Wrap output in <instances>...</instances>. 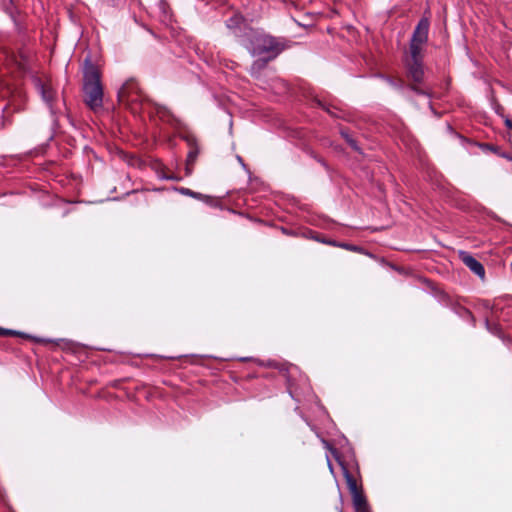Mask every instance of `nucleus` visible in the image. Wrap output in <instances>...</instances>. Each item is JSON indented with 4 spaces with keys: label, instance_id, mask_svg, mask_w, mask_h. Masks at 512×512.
Returning a JSON list of instances; mask_svg holds the SVG:
<instances>
[{
    "label": "nucleus",
    "instance_id": "1",
    "mask_svg": "<svg viewBox=\"0 0 512 512\" xmlns=\"http://www.w3.org/2000/svg\"><path fill=\"white\" fill-rule=\"evenodd\" d=\"M83 100L84 103L95 112L101 109L103 104L101 72L89 59L84 61Z\"/></svg>",
    "mask_w": 512,
    "mask_h": 512
},
{
    "label": "nucleus",
    "instance_id": "2",
    "mask_svg": "<svg viewBox=\"0 0 512 512\" xmlns=\"http://www.w3.org/2000/svg\"><path fill=\"white\" fill-rule=\"evenodd\" d=\"M250 52L253 56L265 55L267 60L276 59L283 51L290 47L285 38L270 34L259 33L250 40Z\"/></svg>",
    "mask_w": 512,
    "mask_h": 512
},
{
    "label": "nucleus",
    "instance_id": "3",
    "mask_svg": "<svg viewBox=\"0 0 512 512\" xmlns=\"http://www.w3.org/2000/svg\"><path fill=\"white\" fill-rule=\"evenodd\" d=\"M406 77L408 79V88L421 96H431V89L426 85L423 54L414 56L409 53L405 60Z\"/></svg>",
    "mask_w": 512,
    "mask_h": 512
},
{
    "label": "nucleus",
    "instance_id": "4",
    "mask_svg": "<svg viewBox=\"0 0 512 512\" xmlns=\"http://www.w3.org/2000/svg\"><path fill=\"white\" fill-rule=\"evenodd\" d=\"M118 102L132 113H137L148 104L149 100L134 79H128L118 91Z\"/></svg>",
    "mask_w": 512,
    "mask_h": 512
},
{
    "label": "nucleus",
    "instance_id": "5",
    "mask_svg": "<svg viewBox=\"0 0 512 512\" xmlns=\"http://www.w3.org/2000/svg\"><path fill=\"white\" fill-rule=\"evenodd\" d=\"M430 22L422 18L416 25L409 44V53L414 56L423 54V45L428 41Z\"/></svg>",
    "mask_w": 512,
    "mask_h": 512
},
{
    "label": "nucleus",
    "instance_id": "6",
    "mask_svg": "<svg viewBox=\"0 0 512 512\" xmlns=\"http://www.w3.org/2000/svg\"><path fill=\"white\" fill-rule=\"evenodd\" d=\"M345 479L348 489L352 495L355 509L368 505L366 498L363 495L362 487L357 483V480L348 472H345Z\"/></svg>",
    "mask_w": 512,
    "mask_h": 512
},
{
    "label": "nucleus",
    "instance_id": "7",
    "mask_svg": "<svg viewBox=\"0 0 512 512\" xmlns=\"http://www.w3.org/2000/svg\"><path fill=\"white\" fill-rule=\"evenodd\" d=\"M35 86L40 92L42 99L51 107L55 100L56 92L50 79H35Z\"/></svg>",
    "mask_w": 512,
    "mask_h": 512
},
{
    "label": "nucleus",
    "instance_id": "8",
    "mask_svg": "<svg viewBox=\"0 0 512 512\" xmlns=\"http://www.w3.org/2000/svg\"><path fill=\"white\" fill-rule=\"evenodd\" d=\"M156 117L162 124H168L173 128H182L184 125L180 118L176 117L169 109L163 106H157L155 108Z\"/></svg>",
    "mask_w": 512,
    "mask_h": 512
},
{
    "label": "nucleus",
    "instance_id": "9",
    "mask_svg": "<svg viewBox=\"0 0 512 512\" xmlns=\"http://www.w3.org/2000/svg\"><path fill=\"white\" fill-rule=\"evenodd\" d=\"M460 258L468 268H470L481 279H484L485 270L483 265L479 261H477L474 257L465 252L460 253Z\"/></svg>",
    "mask_w": 512,
    "mask_h": 512
},
{
    "label": "nucleus",
    "instance_id": "10",
    "mask_svg": "<svg viewBox=\"0 0 512 512\" xmlns=\"http://www.w3.org/2000/svg\"><path fill=\"white\" fill-rule=\"evenodd\" d=\"M103 119L101 120V124L103 126L108 125V123L105 121V119L111 120L112 124L117 125L119 128L122 126L121 122L118 119V114L115 111L109 112L106 111L103 113Z\"/></svg>",
    "mask_w": 512,
    "mask_h": 512
},
{
    "label": "nucleus",
    "instance_id": "11",
    "mask_svg": "<svg viewBox=\"0 0 512 512\" xmlns=\"http://www.w3.org/2000/svg\"><path fill=\"white\" fill-rule=\"evenodd\" d=\"M243 21V17L240 14H233L229 19L226 20V26L229 29L238 28Z\"/></svg>",
    "mask_w": 512,
    "mask_h": 512
},
{
    "label": "nucleus",
    "instance_id": "12",
    "mask_svg": "<svg viewBox=\"0 0 512 512\" xmlns=\"http://www.w3.org/2000/svg\"><path fill=\"white\" fill-rule=\"evenodd\" d=\"M270 61L271 60H267L266 56L259 58L253 62L252 70L260 71V70L264 69Z\"/></svg>",
    "mask_w": 512,
    "mask_h": 512
},
{
    "label": "nucleus",
    "instance_id": "13",
    "mask_svg": "<svg viewBox=\"0 0 512 512\" xmlns=\"http://www.w3.org/2000/svg\"><path fill=\"white\" fill-rule=\"evenodd\" d=\"M314 102H315V104H316L317 106H319V107L323 108V109H324V110H326L328 113L333 114V113L331 112L330 108L327 106V104H326V102H325V101H323V100H321V99H319V98H315V99H314Z\"/></svg>",
    "mask_w": 512,
    "mask_h": 512
},
{
    "label": "nucleus",
    "instance_id": "14",
    "mask_svg": "<svg viewBox=\"0 0 512 512\" xmlns=\"http://www.w3.org/2000/svg\"><path fill=\"white\" fill-rule=\"evenodd\" d=\"M342 136L350 143V145L354 148V149H358L357 146H356V143L355 141L350 137L349 135V131L348 130H343L342 131Z\"/></svg>",
    "mask_w": 512,
    "mask_h": 512
},
{
    "label": "nucleus",
    "instance_id": "15",
    "mask_svg": "<svg viewBox=\"0 0 512 512\" xmlns=\"http://www.w3.org/2000/svg\"><path fill=\"white\" fill-rule=\"evenodd\" d=\"M197 154H198L197 150L191 151L188 155V159H187L188 163L192 164L195 161Z\"/></svg>",
    "mask_w": 512,
    "mask_h": 512
},
{
    "label": "nucleus",
    "instance_id": "16",
    "mask_svg": "<svg viewBox=\"0 0 512 512\" xmlns=\"http://www.w3.org/2000/svg\"><path fill=\"white\" fill-rule=\"evenodd\" d=\"M355 510H356V512H370L368 505H365L364 507H361V508H357Z\"/></svg>",
    "mask_w": 512,
    "mask_h": 512
},
{
    "label": "nucleus",
    "instance_id": "17",
    "mask_svg": "<svg viewBox=\"0 0 512 512\" xmlns=\"http://www.w3.org/2000/svg\"><path fill=\"white\" fill-rule=\"evenodd\" d=\"M506 128H512V121L509 118L505 119Z\"/></svg>",
    "mask_w": 512,
    "mask_h": 512
},
{
    "label": "nucleus",
    "instance_id": "18",
    "mask_svg": "<svg viewBox=\"0 0 512 512\" xmlns=\"http://www.w3.org/2000/svg\"><path fill=\"white\" fill-rule=\"evenodd\" d=\"M6 333L3 329L0 328V334Z\"/></svg>",
    "mask_w": 512,
    "mask_h": 512
},
{
    "label": "nucleus",
    "instance_id": "19",
    "mask_svg": "<svg viewBox=\"0 0 512 512\" xmlns=\"http://www.w3.org/2000/svg\"><path fill=\"white\" fill-rule=\"evenodd\" d=\"M489 148L492 149V150H495V147L492 146V145H489Z\"/></svg>",
    "mask_w": 512,
    "mask_h": 512
},
{
    "label": "nucleus",
    "instance_id": "20",
    "mask_svg": "<svg viewBox=\"0 0 512 512\" xmlns=\"http://www.w3.org/2000/svg\"><path fill=\"white\" fill-rule=\"evenodd\" d=\"M12 3L14 2V0H10Z\"/></svg>",
    "mask_w": 512,
    "mask_h": 512
}]
</instances>
